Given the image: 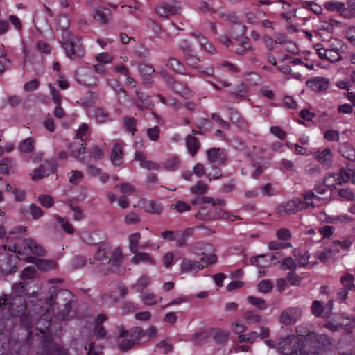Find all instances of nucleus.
Listing matches in <instances>:
<instances>
[{"instance_id":"1","label":"nucleus","mask_w":355,"mask_h":355,"mask_svg":"<svg viewBox=\"0 0 355 355\" xmlns=\"http://www.w3.org/2000/svg\"><path fill=\"white\" fill-rule=\"evenodd\" d=\"M196 248L200 249L204 256L200 258V261L183 259L180 265V268L181 271L184 273L198 272L209 264H213L216 261L217 257L216 254L211 253L213 251L211 245L199 242L196 244Z\"/></svg>"},{"instance_id":"2","label":"nucleus","mask_w":355,"mask_h":355,"mask_svg":"<svg viewBox=\"0 0 355 355\" xmlns=\"http://www.w3.org/2000/svg\"><path fill=\"white\" fill-rule=\"evenodd\" d=\"M21 293H24V286L20 287ZM14 291L10 296L0 297V309L7 311L8 313H23L26 310V302L24 297Z\"/></svg>"},{"instance_id":"3","label":"nucleus","mask_w":355,"mask_h":355,"mask_svg":"<svg viewBox=\"0 0 355 355\" xmlns=\"http://www.w3.org/2000/svg\"><path fill=\"white\" fill-rule=\"evenodd\" d=\"M8 250L18 254L27 255V257H31V254L37 256H44L46 254L44 248L31 238L24 239L21 244L19 246H17L15 244L9 245Z\"/></svg>"},{"instance_id":"4","label":"nucleus","mask_w":355,"mask_h":355,"mask_svg":"<svg viewBox=\"0 0 355 355\" xmlns=\"http://www.w3.org/2000/svg\"><path fill=\"white\" fill-rule=\"evenodd\" d=\"M327 336L324 334L317 335L315 333L309 334L308 336L300 339V355H310L318 353L320 349V343L324 340Z\"/></svg>"},{"instance_id":"5","label":"nucleus","mask_w":355,"mask_h":355,"mask_svg":"<svg viewBox=\"0 0 355 355\" xmlns=\"http://www.w3.org/2000/svg\"><path fill=\"white\" fill-rule=\"evenodd\" d=\"M69 38L62 43L67 56L71 60L82 58L85 55L82 40L80 37L69 35Z\"/></svg>"},{"instance_id":"6","label":"nucleus","mask_w":355,"mask_h":355,"mask_svg":"<svg viewBox=\"0 0 355 355\" xmlns=\"http://www.w3.org/2000/svg\"><path fill=\"white\" fill-rule=\"evenodd\" d=\"M279 349L284 355H300V338L294 335L288 336L279 343Z\"/></svg>"},{"instance_id":"7","label":"nucleus","mask_w":355,"mask_h":355,"mask_svg":"<svg viewBox=\"0 0 355 355\" xmlns=\"http://www.w3.org/2000/svg\"><path fill=\"white\" fill-rule=\"evenodd\" d=\"M305 209L304 202L299 198L282 202L276 209L279 216L291 215Z\"/></svg>"},{"instance_id":"8","label":"nucleus","mask_w":355,"mask_h":355,"mask_svg":"<svg viewBox=\"0 0 355 355\" xmlns=\"http://www.w3.org/2000/svg\"><path fill=\"white\" fill-rule=\"evenodd\" d=\"M302 315V309L300 307H288L284 309L279 318L280 323L286 326L294 324Z\"/></svg>"},{"instance_id":"9","label":"nucleus","mask_w":355,"mask_h":355,"mask_svg":"<svg viewBox=\"0 0 355 355\" xmlns=\"http://www.w3.org/2000/svg\"><path fill=\"white\" fill-rule=\"evenodd\" d=\"M76 79L78 83L88 87L97 84L98 79L87 67H80L76 71Z\"/></svg>"},{"instance_id":"10","label":"nucleus","mask_w":355,"mask_h":355,"mask_svg":"<svg viewBox=\"0 0 355 355\" xmlns=\"http://www.w3.org/2000/svg\"><path fill=\"white\" fill-rule=\"evenodd\" d=\"M109 254L111 263H108L110 266L106 270L101 269L102 272L107 274L109 272H117L119 267L122 264L123 261V254L121 248L116 247L112 250L109 251Z\"/></svg>"},{"instance_id":"11","label":"nucleus","mask_w":355,"mask_h":355,"mask_svg":"<svg viewBox=\"0 0 355 355\" xmlns=\"http://www.w3.org/2000/svg\"><path fill=\"white\" fill-rule=\"evenodd\" d=\"M55 164L54 161H46L44 164H41L38 168L35 169L31 174L33 180H37L49 176L50 173L55 171Z\"/></svg>"},{"instance_id":"12","label":"nucleus","mask_w":355,"mask_h":355,"mask_svg":"<svg viewBox=\"0 0 355 355\" xmlns=\"http://www.w3.org/2000/svg\"><path fill=\"white\" fill-rule=\"evenodd\" d=\"M166 83L169 88L181 96L188 98L191 96L189 88L182 83L176 81L173 77L166 76Z\"/></svg>"},{"instance_id":"13","label":"nucleus","mask_w":355,"mask_h":355,"mask_svg":"<svg viewBox=\"0 0 355 355\" xmlns=\"http://www.w3.org/2000/svg\"><path fill=\"white\" fill-rule=\"evenodd\" d=\"M180 8L175 3H162L155 9L157 14L162 17L168 18L178 13Z\"/></svg>"},{"instance_id":"14","label":"nucleus","mask_w":355,"mask_h":355,"mask_svg":"<svg viewBox=\"0 0 355 355\" xmlns=\"http://www.w3.org/2000/svg\"><path fill=\"white\" fill-rule=\"evenodd\" d=\"M3 257L4 259H0V272L7 274L14 272L18 257L14 254H6Z\"/></svg>"},{"instance_id":"15","label":"nucleus","mask_w":355,"mask_h":355,"mask_svg":"<svg viewBox=\"0 0 355 355\" xmlns=\"http://www.w3.org/2000/svg\"><path fill=\"white\" fill-rule=\"evenodd\" d=\"M25 259L28 263H35L39 270L43 271L53 270L58 266L57 263L54 260L35 259L33 257H28Z\"/></svg>"},{"instance_id":"16","label":"nucleus","mask_w":355,"mask_h":355,"mask_svg":"<svg viewBox=\"0 0 355 355\" xmlns=\"http://www.w3.org/2000/svg\"><path fill=\"white\" fill-rule=\"evenodd\" d=\"M208 161L218 166L223 165L226 161V156L223 150L220 148H213L207 151Z\"/></svg>"},{"instance_id":"17","label":"nucleus","mask_w":355,"mask_h":355,"mask_svg":"<svg viewBox=\"0 0 355 355\" xmlns=\"http://www.w3.org/2000/svg\"><path fill=\"white\" fill-rule=\"evenodd\" d=\"M119 336L120 338H130L135 343L138 341L146 334L145 331L139 327L132 329L130 331H127L123 326L117 327Z\"/></svg>"},{"instance_id":"18","label":"nucleus","mask_w":355,"mask_h":355,"mask_svg":"<svg viewBox=\"0 0 355 355\" xmlns=\"http://www.w3.org/2000/svg\"><path fill=\"white\" fill-rule=\"evenodd\" d=\"M93 17L101 25H105L111 19L112 12L105 8H96L93 11Z\"/></svg>"},{"instance_id":"19","label":"nucleus","mask_w":355,"mask_h":355,"mask_svg":"<svg viewBox=\"0 0 355 355\" xmlns=\"http://www.w3.org/2000/svg\"><path fill=\"white\" fill-rule=\"evenodd\" d=\"M306 85L312 90L319 92L326 90L329 87V81L323 77H315L306 81Z\"/></svg>"},{"instance_id":"20","label":"nucleus","mask_w":355,"mask_h":355,"mask_svg":"<svg viewBox=\"0 0 355 355\" xmlns=\"http://www.w3.org/2000/svg\"><path fill=\"white\" fill-rule=\"evenodd\" d=\"M315 158L326 169L329 168L333 162V155L329 148H325L322 151L315 153Z\"/></svg>"},{"instance_id":"21","label":"nucleus","mask_w":355,"mask_h":355,"mask_svg":"<svg viewBox=\"0 0 355 355\" xmlns=\"http://www.w3.org/2000/svg\"><path fill=\"white\" fill-rule=\"evenodd\" d=\"M220 17L222 19L228 21L229 22L235 24V27H232L231 33L233 34L234 29L238 31V35H243L245 33V26L239 22V18L234 14H224L221 13Z\"/></svg>"},{"instance_id":"22","label":"nucleus","mask_w":355,"mask_h":355,"mask_svg":"<svg viewBox=\"0 0 355 355\" xmlns=\"http://www.w3.org/2000/svg\"><path fill=\"white\" fill-rule=\"evenodd\" d=\"M135 159L140 162L141 167L147 169L157 171L160 168V165L153 161L148 160L141 152L137 151L135 154Z\"/></svg>"},{"instance_id":"23","label":"nucleus","mask_w":355,"mask_h":355,"mask_svg":"<svg viewBox=\"0 0 355 355\" xmlns=\"http://www.w3.org/2000/svg\"><path fill=\"white\" fill-rule=\"evenodd\" d=\"M122 148V142L118 141L115 142L111 152V161L113 163V164L116 166H119L123 164V153Z\"/></svg>"},{"instance_id":"24","label":"nucleus","mask_w":355,"mask_h":355,"mask_svg":"<svg viewBox=\"0 0 355 355\" xmlns=\"http://www.w3.org/2000/svg\"><path fill=\"white\" fill-rule=\"evenodd\" d=\"M134 254L133 257L131 259L130 262L132 264L137 265L140 263H146L150 265H155V260L154 258L147 252H139L137 250L136 252H132Z\"/></svg>"},{"instance_id":"25","label":"nucleus","mask_w":355,"mask_h":355,"mask_svg":"<svg viewBox=\"0 0 355 355\" xmlns=\"http://www.w3.org/2000/svg\"><path fill=\"white\" fill-rule=\"evenodd\" d=\"M185 144L189 155L194 157L200 148L198 139L191 135H188L185 138Z\"/></svg>"},{"instance_id":"26","label":"nucleus","mask_w":355,"mask_h":355,"mask_svg":"<svg viewBox=\"0 0 355 355\" xmlns=\"http://www.w3.org/2000/svg\"><path fill=\"white\" fill-rule=\"evenodd\" d=\"M135 104L140 110L149 109L151 106L148 96L139 89L135 91Z\"/></svg>"},{"instance_id":"27","label":"nucleus","mask_w":355,"mask_h":355,"mask_svg":"<svg viewBox=\"0 0 355 355\" xmlns=\"http://www.w3.org/2000/svg\"><path fill=\"white\" fill-rule=\"evenodd\" d=\"M83 140H81V142H74L69 145V148L71 152V155L79 160L81 162H85V158H80V155H83L85 153V147L84 146V144L83 143Z\"/></svg>"},{"instance_id":"28","label":"nucleus","mask_w":355,"mask_h":355,"mask_svg":"<svg viewBox=\"0 0 355 355\" xmlns=\"http://www.w3.org/2000/svg\"><path fill=\"white\" fill-rule=\"evenodd\" d=\"M230 120L232 123L235 124L241 130L248 131V124L246 121L241 117L237 111L230 110Z\"/></svg>"},{"instance_id":"29","label":"nucleus","mask_w":355,"mask_h":355,"mask_svg":"<svg viewBox=\"0 0 355 355\" xmlns=\"http://www.w3.org/2000/svg\"><path fill=\"white\" fill-rule=\"evenodd\" d=\"M319 57L331 62H336L342 60V56L339 51L330 49H325V51L320 52Z\"/></svg>"},{"instance_id":"30","label":"nucleus","mask_w":355,"mask_h":355,"mask_svg":"<svg viewBox=\"0 0 355 355\" xmlns=\"http://www.w3.org/2000/svg\"><path fill=\"white\" fill-rule=\"evenodd\" d=\"M150 278L146 275H141L136 282L132 286V288L138 293H141L150 284Z\"/></svg>"},{"instance_id":"31","label":"nucleus","mask_w":355,"mask_h":355,"mask_svg":"<svg viewBox=\"0 0 355 355\" xmlns=\"http://www.w3.org/2000/svg\"><path fill=\"white\" fill-rule=\"evenodd\" d=\"M339 152L345 159L351 162L355 161V148L353 146L346 143L342 144L339 147Z\"/></svg>"},{"instance_id":"32","label":"nucleus","mask_w":355,"mask_h":355,"mask_svg":"<svg viewBox=\"0 0 355 355\" xmlns=\"http://www.w3.org/2000/svg\"><path fill=\"white\" fill-rule=\"evenodd\" d=\"M141 302L146 306H154L161 302L162 297H157L156 295L152 292H146L140 295Z\"/></svg>"},{"instance_id":"33","label":"nucleus","mask_w":355,"mask_h":355,"mask_svg":"<svg viewBox=\"0 0 355 355\" xmlns=\"http://www.w3.org/2000/svg\"><path fill=\"white\" fill-rule=\"evenodd\" d=\"M166 67L173 69L179 74H185L186 69L184 66L176 58H168L166 64Z\"/></svg>"},{"instance_id":"34","label":"nucleus","mask_w":355,"mask_h":355,"mask_svg":"<svg viewBox=\"0 0 355 355\" xmlns=\"http://www.w3.org/2000/svg\"><path fill=\"white\" fill-rule=\"evenodd\" d=\"M354 277L352 274L347 273L340 277V283L343 288L355 293Z\"/></svg>"},{"instance_id":"35","label":"nucleus","mask_w":355,"mask_h":355,"mask_svg":"<svg viewBox=\"0 0 355 355\" xmlns=\"http://www.w3.org/2000/svg\"><path fill=\"white\" fill-rule=\"evenodd\" d=\"M322 182L327 188L331 189H335L336 184H338V174L335 173H328L325 174Z\"/></svg>"},{"instance_id":"36","label":"nucleus","mask_w":355,"mask_h":355,"mask_svg":"<svg viewBox=\"0 0 355 355\" xmlns=\"http://www.w3.org/2000/svg\"><path fill=\"white\" fill-rule=\"evenodd\" d=\"M110 249L103 245L100 246L94 255V259L97 261H105L107 263H111L110 258L109 256Z\"/></svg>"},{"instance_id":"37","label":"nucleus","mask_w":355,"mask_h":355,"mask_svg":"<svg viewBox=\"0 0 355 355\" xmlns=\"http://www.w3.org/2000/svg\"><path fill=\"white\" fill-rule=\"evenodd\" d=\"M353 241L346 239L343 241L335 240L332 242V248L336 252H340V250H347L352 245Z\"/></svg>"},{"instance_id":"38","label":"nucleus","mask_w":355,"mask_h":355,"mask_svg":"<svg viewBox=\"0 0 355 355\" xmlns=\"http://www.w3.org/2000/svg\"><path fill=\"white\" fill-rule=\"evenodd\" d=\"M209 186L202 180H199L190 188V192L195 195H204L207 193Z\"/></svg>"},{"instance_id":"39","label":"nucleus","mask_w":355,"mask_h":355,"mask_svg":"<svg viewBox=\"0 0 355 355\" xmlns=\"http://www.w3.org/2000/svg\"><path fill=\"white\" fill-rule=\"evenodd\" d=\"M144 209L146 212L154 214H160L163 210L162 205L154 201L146 202Z\"/></svg>"},{"instance_id":"40","label":"nucleus","mask_w":355,"mask_h":355,"mask_svg":"<svg viewBox=\"0 0 355 355\" xmlns=\"http://www.w3.org/2000/svg\"><path fill=\"white\" fill-rule=\"evenodd\" d=\"M243 318L248 324H257L261 320V316L255 311H247Z\"/></svg>"},{"instance_id":"41","label":"nucleus","mask_w":355,"mask_h":355,"mask_svg":"<svg viewBox=\"0 0 355 355\" xmlns=\"http://www.w3.org/2000/svg\"><path fill=\"white\" fill-rule=\"evenodd\" d=\"M69 293L66 291H60L55 295H51L49 298L46 299V304H49V307L46 308V311L49 312L51 311V306L55 304H60V301L63 297Z\"/></svg>"},{"instance_id":"42","label":"nucleus","mask_w":355,"mask_h":355,"mask_svg":"<svg viewBox=\"0 0 355 355\" xmlns=\"http://www.w3.org/2000/svg\"><path fill=\"white\" fill-rule=\"evenodd\" d=\"M230 332L227 330L217 329L214 333V340L216 343L224 344L228 340Z\"/></svg>"},{"instance_id":"43","label":"nucleus","mask_w":355,"mask_h":355,"mask_svg":"<svg viewBox=\"0 0 355 355\" xmlns=\"http://www.w3.org/2000/svg\"><path fill=\"white\" fill-rule=\"evenodd\" d=\"M94 116L98 123H107L111 121L110 116L107 112L101 107L95 108Z\"/></svg>"},{"instance_id":"44","label":"nucleus","mask_w":355,"mask_h":355,"mask_svg":"<svg viewBox=\"0 0 355 355\" xmlns=\"http://www.w3.org/2000/svg\"><path fill=\"white\" fill-rule=\"evenodd\" d=\"M196 218L201 220H214L217 219L218 216H214L211 210L207 211L205 207H202L196 214Z\"/></svg>"},{"instance_id":"45","label":"nucleus","mask_w":355,"mask_h":355,"mask_svg":"<svg viewBox=\"0 0 355 355\" xmlns=\"http://www.w3.org/2000/svg\"><path fill=\"white\" fill-rule=\"evenodd\" d=\"M141 236V234L139 232L132 234L129 236V249L131 252H136L137 250H138V243Z\"/></svg>"},{"instance_id":"46","label":"nucleus","mask_w":355,"mask_h":355,"mask_svg":"<svg viewBox=\"0 0 355 355\" xmlns=\"http://www.w3.org/2000/svg\"><path fill=\"white\" fill-rule=\"evenodd\" d=\"M247 300L252 305L254 306L260 310H265L267 308L266 301L264 299L261 297H257L252 295H249L247 297Z\"/></svg>"},{"instance_id":"47","label":"nucleus","mask_w":355,"mask_h":355,"mask_svg":"<svg viewBox=\"0 0 355 355\" xmlns=\"http://www.w3.org/2000/svg\"><path fill=\"white\" fill-rule=\"evenodd\" d=\"M55 218L66 233L71 234L74 232V228L73 225L68 220L58 215H56Z\"/></svg>"},{"instance_id":"48","label":"nucleus","mask_w":355,"mask_h":355,"mask_svg":"<svg viewBox=\"0 0 355 355\" xmlns=\"http://www.w3.org/2000/svg\"><path fill=\"white\" fill-rule=\"evenodd\" d=\"M116 188H119L121 193L123 195H132L135 193L136 190L135 187L128 182H122L116 185Z\"/></svg>"},{"instance_id":"49","label":"nucleus","mask_w":355,"mask_h":355,"mask_svg":"<svg viewBox=\"0 0 355 355\" xmlns=\"http://www.w3.org/2000/svg\"><path fill=\"white\" fill-rule=\"evenodd\" d=\"M254 51V49L251 46L249 39L245 37L242 44L236 49V53L239 55H245L248 52Z\"/></svg>"},{"instance_id":"50","label":"nucleus","mask_w":355,"mask_h":355,"mask_svg":"<svg viewBox=\"0 0 355 355\" xmlns=\"http://www.w3.org/2000/svg\"><path fill=\"white\" fill-rule=\"evenodd\" d=\"M69 182L73 184H78L83 178V172L77 170H72L67 173Z\"/></svg>"},{"instance_id":"51","label":"nucleus","mask_w":355,"mask_h":355,"mask_svg":"<svg viewBox=\"0 0 355 355\" xmlns=\"http://www.w3.org/2000/svg\"><path fill=\"white\" fill-rule=\"evenodd\" d=\"M304 203L305 209L308 207H314L313 205V200H320V198L316 196L313 191H309L303 194Z\"/></svg>"},{"instance_id":"52","label":"nucleus","mask_w":355,"mask_h":355,"mask_svg":"<svg viewBox=\"0 0 355 355\" xmlns=\"http://www.w3.org/2000/svg\"><path fill=\"white\" fill-rule=\"evenodd\" d=\"M19 149L23 153H31L34 149V141L28 137L21 141L19 145Z\"/></svg>"},{"instance_id":"53","label":"nucleus","mask_w":355,"mask_h":355,"mask_svg":"<svg viewBox=\"0 0 355 355\" xmlns=\"http://www.w3.org/2000/svg\"><path fill=\"white\" fill-rule=\"evenodd\" d=\"M344 3L338 1H329L324 3V7L329 11L339 12Z\"/></svg>"},{"instance_id":"54","label":"nucleus","mask_w":355,"mask_h":355,"mask_svg":"<svg viewBox=\"0 0 355 355\" xmlns=\"http://www.w3.org/2000/svg\"><path fill=\"white\" fill-rule=\"evenodd\" d=\"M87 263V259L83 256H76L71 260L72 269H78L85 266Z\"/></svg>"},{"instance_id":"55","label":"nucleus","mask_w":355,"mask_h":355,"mask_svg":"<svg viewBox=\"0 0 355 355\" xmlns=\"http://www.w3.org/2000/svg\"><path fill=\"white\" fill-rule=\"evenodd\" d=\"M124 222L126 225H137L141 222L139 216L135 212H130L124 217Z\"/></svg>"},{"instance_id":"56","label":"nucleus","mask_w":355,"mask_h":355,"mask_svg":"<svg viewBox=\"0 0 355 355\" xmlns=\"http://www.w3.org/2000/svg\"><path fill=\"white\" fill-rule=\"evenodd\" d=\"M272 288L273 284L269 279H264L261 281L257 286L258 291L263 293L270 292Z\"/></svg>"},{"instance_id":"57","label":"nucleus","mask_w":355,"mask_h":355,"mask_svg":"<svg viewBox=\"0 0 355 355\" xmlns=\"http://www.w3.org/2000/svg\"><path fill=\"white\" fill-rule=\"evenodd\" d=\"M180 49L186 55H191L194 51L191 43L187 40H181L179 43Z\"/></svg>"},{"instance_id":"58","label":"nucleus","mask_w":355,"mask_h":355,"mask_svg":"<svg viewBox=\"0 0 355 355\" xmlns=\"http://www.w3.org/2000/svg\"><path fill=\"white\" fill-rule=\"evenodd\" d=\"M338 195L347 201H354L355 196L352 189L343 188L338 190Z\"/></svg>"},{"instance_id":"59","label":"nucleus","mask_w":355,"mask_h":355,"mask_svg":"<svg viewBox=\"0 0 355 355\" xmlns=\"http://www.w3.org/2000/svg\"><path fill=\"white\" fill-rule=\"evenodd\" d=\"M38 201L42 206L46 208H50L54 204V200L53 197L49 195H40L38 196Z\"/></svg>"},{"instance_id":"60","label":"nucleus","mask_w":355,"mask_h":355,"mask_svg":"<svg viewBox=\"0 0 355 355\" xmlns=\"http://www.w3.org/2000/svg\"><path fill=\"white\" fill-rule=\"evenodd\" d=\"M312 313L316 316H325L326 314L324 313V308L322 303L320 301H314L311 306Z\"/></svg>"},{"instance_id":"61","label":"nucleus","mask_w":355,"mask_h":355,"mask_svg":"<svg viewBox=\"0 0 355 355\" xmlns=\"http://www.w3.org/2000/svg\"><path fill=\"white\" fill-rule=\"evenodd\" d=\"M66 351L56 344H51L46 352V355H66Z\"/></svg>"},{"instance_id":"62","label":"nucleus","mask_w":355,"mask_h":355,"mask_svg":"<svg viewBox=\"0 0 355 355\" xmlns=\"http://www.w3.org/2000/svg\"><path fill=\"white\" fill-rule=\"evenodd\" d=\"M282 270H290L294 271L297 268V264L292 257H287L283 260L281 264Z\"/></svg>"},{"instance_id":"63","label":"nucleus","mask_w":355,"mask_h":355,"mask_svg":"<svg viewBox=\"0 0 355 355\" xmlns=\"http://www.w3.org/2000/svg\"><path fill=\"white\" fill-rule=\"evenodd\" d=\"M334 250L333 248H329L326 249L325 250L322 252H318L316 253V257L318 259H319L322 262H327L329 261V259L334 255Z\"/></svg>"},{"instance_id":"64","label":"nucleus","mask_w":355,"mask_h":355,"mask_svg":"<svg viewBox=\"0 0 355 355\" xmlns=\"http://www.w3.org/2000/svg\"><path fill=\"white\" fill-rule=\"evenodd\" d=\"M30 214L34 220H37L44 215L43 210L35 204H31L29 206Z\"/></svg>"}]
</instances>
